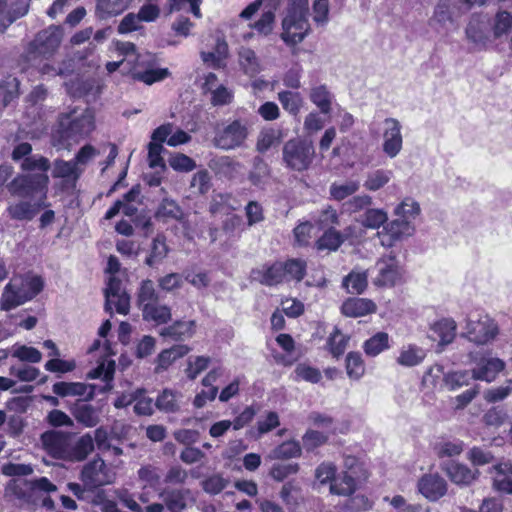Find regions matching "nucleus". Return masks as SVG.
Returning <instances> with one entry per match:
<instances>
[{"instance_id": "f257e3e1", "label": "nucleus", "mask_w": 512, "mask_h": 512, "mask_svg": "<svg viewBox=\"0 0 512 512\" xmlns=\"http://www.w3.org/2000/svg\"><path fill=\"white\" fill-rule=\"evenodd\" d=\"M41 443L51 457L73 462L85 460L94 450L89 433L75 439L69 432L50 430L41 435Z\"/></svg>"}, {"instance_id": "f03ea898", "label": "nucleus", "mask_w": 512, "mask_h": 512, "mask_svg": "<svg viewBox=\"0 0 512 512\" xmlns=\"http://www.w3.org/2000/svg\"><path fill=\"white\" fill-rule=\"evenodd\" d=\"M116 50L124 56V62L133 63L130 72L132 78L136 81L152 85L170 75L167 68H154L155 60L152 54H137L136 47L131 42H117Z\"/></svg>"}, {"instance_id": "7ed1b4c3", "label": "nucleus", "mask_w": 512, "mask_h": 512, "mask_svg": "<svg viewBox=\"0 0 512 512\" xmlns=\"http://www.w3.org/2000/svg\"><path fill=\"white\" fill-rule=\"evenodd\" d=\"M287 1L280 37L286 45L295 46L301 43L311 31L308 0Z\"/></svg>"}, {"instance_id": "20e7f679", "label": "nucleus", "mask_w": 512, "mask_h": 512, "mask_svg": "<svg viewBox=\"0 0 512 512\" xmlns=\"http://www.w3.org/2000/svg\"><path fill=\"white\" fill-rule=\"evenodd\" d=\"M94 128L95 117L92 110L73 109L59 116L57 133L64 141L78 142L88 136Z\"/></svg>"}, {"instance_id": "39448f33", "label": "nucleus", "mask_w": 512, "mask_h": 512, "mask_svg": "<svg viewBox=\"0 0 512 512\" xmlns=\"http://www.w3.org/2000/svg\"><path fill=\"white\" fill-rule=\"evenodd\" d=\"M316 151L313 142L303 138H292L282 147V164L293 172L308 171L315 160Z\"/></svg>"}, {"instance_id": "423d86ee", "label": "nucleus", "mask_w": 512, "mask_h": 512, "mask_svg": "<svg viewBox=\"0 0 512 512\" xmlns=\"http://www.w3.org/2000/svg\"><path fill=\"white\" fill-rule=\"evenodd\" d=\"M43 289V281L38 276L14 277L5 286L1 297V309L9 311L35 297Z\"/></svg>"}, {"instance_id": "0eeeda50", "label": "nucleus", "mask_w": 512, "mask_h": 512, "mask_svg": "<svg viewBox=\"0 0 512 512\" xmlns=\"http://www.w3.org/2000/svg\"><path fill=\"white\" fill-rule=\"evenodd\" d=\"M49 177L47 174H21L16 176L8 185L11 195L42 200L46 202Z\"/></svg>"}, {"instance_id": "6e6552de", "label": "nucleus", "mask_w": 512, "mask_h": 512, "mask_svg": "<svg viewBox=\"0 0 512 512\" xmlns=\"http://www.w3.org/2000/svg\"><path fill=\"white\" fill-rule=\"evenodd\" d=\"M63 36L59 26H49L40 31L31 41L26 49L25 58L27 61H35L39 57H50L58 49Z\"/></svg>"}, {"instance_id": "1a4fd4ad", "label": "nucleus", "mask_w": 512, "mask_h": 512, "mask_svg": "<svg viewBox=\"0 0 512 512\" xmlns=\"http://www.w3.org/2000/svg\"><path fill=\"white\" fill-rule=\"evenodd\" d=\"M465 336L477 345H485L492 341L498 333L497 325L488 315H480L477 319L468 317Z\"/></svg>"}, {"instance_id": "9d476101", "label": "nucleus", "mask_w": 512, "mask_h": 512, "mask_svg": "<svg viewBox=\"0 0 512 512\" xmlns=\"http://www.w3.org/2000/svg\"><path fill=\"white\" fill-rule=\"evenodd\" d=\"M248 136L246 123L234 120L218 129L214 137V145L220 149L230 150L240 147Z\"/></svg>"}, {"instance_id": "9b49d317", "label": "nucleus", "mask_w": 512, "mask_h": 512, "mask_svg": "<svg viewBox=\"0 0 512 512\" xmlns=\"http://www.w3.org/2000/svg\"><path fill=\"white\" fill-rule=\"evenodd\" d=\"M114 479L113 470L99 457L88 462L81 472V480L90 489L111 484Z\"/></svg>"}, {"instance_id": "f8f14e48", "label": "nucleus", "mask_w": 512, "mask_h": 512, "mask_svg": "<svg viewBox=\"0 0 512 512\" xmlns=\"http://www.w3.org/2000/svg\"><path fill=\"white\" fill-rule=\"evenodd\" d=\"M377 272L373 283L379 287H392L399 283L403 276V269L396 256L389 254L381 257L375 265Z\"/></svg>"}, {"instance_id": "ddd939ff", "label": "nucleus", "mask_w": 512, "mask_h": 512, "mask_svg": "<svg viewBox=\"0 0 512 512\" xmlns=\"http://www.w3.org/2000/svg\"><path fill=\"white\" fill-rule=\"evenodd\" d=\"M105 294V310L112 313L113 306L119 314L126 315L130 309V296L123 288L122 280L117 276H110Z\"/></svg>"}, {"instance_id": "4468645a", "label": "nucleus", "mask_w": 512, "mask_h": 512, "mask_svg": "<svg viewBox=\"0 0 512 512\" xmlns=\"http://www.w3.org/2000/svg\"><path fill=\"white\" fill-rule=\"evenodd\" d=\"M415 232V227L408 219L397 218L387 223L381 232H378L380 243L382 246L390 248L393 247L398 241L412 236Z\"/></svg>"}, {"instance_id": "2eb2a0df", "label": "nucleus", "mask_w": 512, "mask_h": 512, "mask_svg": "<svg viewBox=\"0 0 512 512\" xmlns=\"http://www.w3.org/2000/svg\"><path fill=\"white\" fill-rule=\"evenodd\" d=\"M402 125L396 118H386L383 121V152L391 159L395 158L402 150L403 136Z\"/></svg>"}, {"instance_id": "dca6fc26", "label": "nucleus", "mask_w": 512, "mask_h": 512, "mask_svg": "<svg viewBox=\"0 0 512 512\" xmlns=\"http://www.w3.org/2000/svg\"><path fill=\"white\" fill-rule=\"evenodd\" d=\"M469 357L476 364V367L471 371L472 378L475 380L492 382L505 366L504 362L499 358L482 357L478 360L473 353H470Z\"/></svg>"}, {"instance_id": "f3484780", "label": "nucleus", "mask_w": 512, "mask_h": 512, "mask_svg": "<svg viewBox=\"0 0 512 512\" xmlns=\"http://www.w3.org/2000/svg\"><path fill=\"white\" fill-rule=\"evenodd\" d=\"M418 491L429 501H437L447 492V483L438 474H425L417 484Z\"/></svg>"}, {"instance_id": "a211bd4d", "label": "nucleus", "mask_w": 512, "mask_h": 512, "mask_svg": "<svg viewBox=\"0 0 512 512\" xmlns=\"http://www.w3.org/2000/svg\"><path fill=\"white\" fill-rule=\"evenodd\" d=\"M251 279L265 286H275L285 281L283 262L265 264L260 268L252 269Z\"/></svg>"}, {"instance_id": "6ab92c4d", "label": "nucleus", "mask_w": 512, "mask_h": 512, "mask_svg": "<svg viewBox=\"0 0 512 512\" xmlns=\"http://www.w3.org/2000/svg\"><path fill=\"white\" fill-rule=\"evenodd\" d=\"M52 390L60 397L83 396L85 401H90L94 398L97 387L81 382H57L52 386Z\"/></svg>"}, {"instance_id": "aec40b11", "label": "nucleus", "mask_w": 512, "mask_h": 512, "mask_svg": "<svg viewBox=\"0 0 512 512\" xmlns=\"http://www.w3.org/2000/svg\"><path fill=\"white\" fill-rule=\"evenodd\" d=\"M308 97L311 103L315 105L323 115H328L332 112L335 95L326 84L311 86Z\"/></svg>"}, {"instance_id": "412c9836", "label": "nucleus", "mask_w": 512, "mask_h": 512, "mask_svg": "<svg viewBox=\"0 0 512 512\" xmlns=\"http://www.w3.org/2000/svg\"><path fill=\"white\" fill-rule=\"evenodd\" d=\"M47 206L46 202L42 200H35L33 203L30 201H19L14 204H10L7 207V212L10 218L15 220H32L38 212Z\"/></svg>"}, {"instance_id": "4be33fe9", "label": "nucleus", "mask_w": 512, "mask_h": 512, "mask_svg": "<svg viewBox=\"0 0 512 512\" xmlns=\"http://www.w3.org/2000/svg\"><path fill=\"white\" fill-rule=\"evenodd\" d=\"M195 333V322L178 320L160 331V336L175 342L185 341Z\"/></svg>"}, {"instance_id": "5701e85b", "label": "nucleus", "mask_w": 512, "mask_h": 512, "mask_svg": "<svg viewBox=\"0 0 512 512\" xmlns=\"http://www.w3.org/2000/svg\"><path fill=\"white\" fill-rule=\"evenodd\" d=\"M427 356L424 348L416 344L403 345L396 357V363L402 367L411 368L420 365Z\"/></svg>"}, {"instance_id": "b1692460", "label": "nucleus", "mask_w": 512, "mask_h": 512, "mask_svg": "<svg viewBox=\"0 0 512 512\" xmlns=\"http://www.w3.org/2000/svg\"><path fill=\"white\" fill-rule=\"evenodd\" d=\"M134 0H96L95 14L99 19L118 16L127 10Z\"/></svg>"}, {"instance_id": "393cba45", "label": "nucleus", "mask_w": 512, "mask_h": 512, "mask_svg": "<svg viewBox=\"0 0 512 512\" xmlns=\"http://www.w3.org/2000/svg\"><path fill=\"white\" fill-rule=\"evenodd\" d=\"M190 352V347L184 344L174 345L161 351L156 358L155 373L167 370L177 359Z\"/></svg>"}, {"instance_id": "a878e982", "label": "nucleus", "mask_w": 512, "mask_h": 512, "mask_svg": "<svg viewBox=\"0 0 512 512\" xmlns=\"http://www.w3.org/2000/svg\"><path fill=\"white\" fill-rule=\"evenodd\" d=\"M375 310L374 302L365 298H350L341 306L342 313L348 317H361L373 313Z\"/></svg>"}, {"instance_id": "bb28decb", "label": "nucleus", "mask_w": 512, "mask_h": 512, "mask_svg": "<svg viewBox=\"0 0 512 512\" xmlns=\"http://www.w3.org/2000/svg\"><path fill=\"white\" fill-rule=\"evenodd\" d=\"M456 327V322L453 319L443 318L431 325L432 335L430 337L433 340L438 339L441 344H449L456 335Z\"/></svg>"}, {"instance_id": "cd10ccee", "label": "nucleus", "mask_w": 512, "mask_h": 512, "mask_svg": "<svg viewBox=\"0 0 512 512\" xmlns=\"http://www.w3.org/2000/svg\"><path fill=\"white\" fill-rule=\"evenodd\" d=\"M228 44L224 38L218 37L213 51L200 53L202 61L213 68H221L228 57Z\"/></svg>"}, {"instance_id": "c85d7f7f", "label": "nucleus", "mask_w": 512, "mask_h": 512, "mask_svg": "<svg viewBox=\"0 0 512 512\" xmlns=\"http://www.w3.org/2000/svg\"><path fill=\"white\" fill-rule=\"evenodd\" d=\"M160 300L159 292L156 290L154 282L150 279L141 281L137 293L136 302L138 308L143 311L152 304H155Z\"/></svg>"}, {"instance_id": "c756f323", "label": "nucleus", "mask_w": 512, "mask_h": 512, "mask_svg": "<svg viewBox=\"0 0 512 512\" xmlns=\"http://www.w3.org/2000/svg\"><path fill=\"white\" fill-rule=\"evenodd\" d=\"M493 487L499 492L512 493V465L499 464L493 467Z\"/></svg>"}, {"instance_id": "7c9ffc66", "label": "nucleus", "mask_w": 512, "mask_h": 512, "mask_svg": "<svg viewBox=\"0 0 512 512\" xmlns=\"http://www.w3.org/2000/svg\"><path fill=\"white\" fill-rule=\"evenodd\" d=\"M156 217L163 221L177 220L181 223H185V215L182 208L178 203L172 199L164 198L159 204Z\"/></svg>"}, {"instance_id": "2f4dec72", "label": "nucleus", "mask_w": 512, "mask_h": 512, "mask_svg": "<svg viewBox=\"0 0 512 512\" xmlns=\"http://www.w3.org/2000/svg\"><path fill=\"white\" fill-rule=\"evenodd\" d=\"M182 394L172 389H164L157 397L155 406L165 413H176L180 410Z\"/></svg>"}, {"instance_id": "473e14b6", "label": "nucleus", "mask_w": 512, "mask_h": 512, "mask_svg": "<svg viewBox=\"0 0 512 512\" xmlns=\"http://www.w3.org/2000/svg\"><path fill=\"white\" fill-rule=\"evenodd\" d=\"M141 312L145 321L153 322L156 325L166 324L172 317L171 308L165 304H161L160 300Z\"/></svg>"}, {"instance_id": "72a5a7b5", "label": "nucleus", "mask_w": 512, "mask_h": 512, "mask_svg": "<svg viewBox=\"0 0 512 512\" xmlns=\"http://www.w3.org/2000/svg\"><path fill=\"white\" fill-rule=\"evenodd\" d=\"M82 172L83 169L77 167L73 160L64 161L62 159H56L52 165V177L54 178L76 181Z\"/></svg>"}, {"instance_id": "f704fd0d", "label": "nucleus", "mask_w": 512, "mask_h": 512, "mask_svg": "<svg viewBox=\"0 0 512 512\" xmlns=\"http://www.w3.org/2000/svg\"><path fill=\"white\" fill-rule=\"evenodd\" d=\"M359 479L350 472H343L341 476L335 477L334 481L331 482L330 492L338 496H349L356 490Z\"/></svg>"}, {"instance_id": "c9c22d12", "label": "nucleus", "mask_w": 512, "mask_h": 512, "mask_svg": "<svg viewBox=\"0 0 512 512\" xmlns=\"http://www.w3.org/2000/svg\"><path fill=\"white\" fill-rule=\"evenodd\" d=\"M277 98L282 108L292 116L298 115L304 104L302 95L296 91H280L278 92Z\"/></svg>"}, {"instance_id": "e433bc0d", "label": "nucleus", "mask_w": 512, "mask_h": 512, "mask_svg": "<svg viewBox=\"0 0 512 512\" xmlns=\"http://www.w3.org/2000/svg\"><path fill=\"white\" fill-rule=\"evenodd\" d=\"M168 253L169 247L166 243V237L163 234H157L152 240L150 253L145 259V263L153 267L161 263L167 257Z\"/></svg>"}, {"instance_id": "4c0bfd02", "label": "nucleus", "mask_w": 512, "mask_h": 512, "mask_svg": "<svg viewBox=\"0 0 512 512\" xmlns=\"http://www.w3.org/2000/svg\"><path fill=\"white\" fill-rule=\"evenodd\" d=\"M282 130L278 128H264L257 137L256 149L260 153L267 152L273 146L278 145L282 140Z\"/></svg>"}, {"instance_id": "58836bf2", "label": "nucleus", "mask_w": 512, "mask_h": 512, "mask_svg": "<svg viewBox=\"0 0 512 512\" xmlns=\"http://www.w3.org/2000/svg\"><path fill=\"white\" fill-rule=\"evenodd\" d=\"M447 474L452 482L458 485H469L476 479L478 471H472L460 463H451L447 467Z\"/></svg>"}, {"instance_id": "ea45409f", "label": "nucleus", "mask_w": 512, "mask_h": 512, "mask_svg": "<svg viewBox=\"0 0 512 512\" xmlns=\"http://www.w3.org/2000/svg\"><path fill=\"white\" fill-rule=\"evenodd\" d=\"M388 220V214L380 208H368L360 215L358 222L365 228L378 229Z\"/></svg>"}, {"instance_id": "a19ab883", "label": "nucleus", "mask_w": 512, "mask_h": 512, "mask_svg": "<svg viewBox=\"0 0 512 512\" xmlns=\"http://www.w3.org/2000/svg\"><path fill=\"white\" fill-rule=\"evenodd\" d=\"M365 271H351L342 281V286L351 294H361L367 287Z\"/></svg>"}, {"instance_id": "79ce46f5", "label": "nucleus", "mask_w": 512, "mask_h": 512, "mask_svg": "<svg viewBox=\"0 0 512 512\" xmlns=\"http://www.w3.org/2000/svg\"><path fill=\"white\" fill-rule=\"evenodd\" d=\"M455 4L450 0H440L434 9L431 21H435L441 26H445L447 23H454L455 18L459 15H453Z\"/></svg>"}, {"instance_id": "37998d69", "label": "nucleus", "mask_w": 512, "mask_h": 512, "mask_svg": "<svg viewBox=\"0 0 512 512\" xmlns=\"http://www.w3.org/2000/svg\"><path fill=\"white\" fill-rule=\"evenodd\" d=\"M75 419L86 427H94L99 422V416L96 409L85 403L76 404L73 410Z\"/></svg>"}, {"instance_id": "c03bdc74", "label": "nucleus", "mask_w": 512, "mask_h": 512, "mask_svg": "<svg viewBox=\"0 0 512 512\" xmlns=\"http://www.w3.org/2000/svg\"><path fill=\"white\" fill-rule=\"evenodd\" d=\"M393 172L386 169H377L367 173L364 188L368 191H377L383 188L392 178Z\"/></svg>"}, {"instance_id": "a18cd8bd", "label": "nucleus", "mask_w": 512, "mask_h": 512, "mask_svg": "<svg viewBox=\"0 0 512 512\" xmlns=\"http://www.w3.org/2000/svg\"><path fill=\"white\" fill-rule=\"evenodd\" d=\"M344 235L333 229H327L324 234L317 240L316 247L318 250L336 251L344 242Z\"/></svg>"}, {"instance_id": "49530a36", "label": "nucleus", "mask_w": 512, "mask_h": 512, "mask_svg": "<svg viewBox=\"0 0 512 512\" xmlns=\"http://www.w3.org/2000/svg\"><path fill=\"white\" fill-rule=\"evenodd\" d=\"M239 63L247 75L254 76L261 71L260 61L250 48L242 47L239 50Z\"/></svg>"}, {"instance_id": "de8ad7c7", "label": "nucleus", "mask_w": 512, "mask_h": 512, "mask_svg": "<svg viewBox=\"0 0 512 512\" xmlns=\"http://www.w3.org/2000/svg\"><path fill=\"white\" fill-rule=\"evenodd\" d=\"M389 348V336L385 332H378L364 342L363 349L366 355L375 357Z\"/></svg>"}, {"instance_id": "09e8293b", "label": "nucleus", "mask_w": 512, "mask_h": 512, "mask_svg": "<svg viewBox=\"0 0 512 512\" xmlns=\"http://www.w3.org/2000/svg\"><path fill=\"white\" fill-rule=\"evenodd\" d=\"M285 280L300 282L306 275L307 263L303 259L293 258L283 262Z\"/></svg>"}, {"instance_id": "8fccbe9b", "label": "nucleus", "mask_w": 512, "mask_h": 512, "mask_svg": "<svg viewBox=\"0 0 512 512\" xmlns=\"http://www.w3.org/2000/svg\"><path fill=\"white\" fill-rule=\"evenodd\" d=\"M186 490H171L162 494L163 503L170 512H183L186 508Z\"/></svg>"}, {"instance_id": "3c124183", "label": "nucleus", "mask_w": 512, "mask_h": 512, "mask_svg": "<svg viewBox=\"0 0 512 512\" xmlns=\"http://www.w3.org/2000/svg\"><path fill=\"white\" fill-rule=\"evenodd\" d=\"M28 11V4H23L17 10L7 8V0H0V30L6 29L17 18L24 16Z\"/></svg>"}, {"instance_id": "603ef678", "label": "nucleus", "mask_w": 512, "mask_h": 512, "mask_svg": "<svg viewBox=\"0 0 512 512\" xmlns=\"http://www.w3.org/2000/svg\"><path fill=\"white\" fill-rule=\"evenodd\" d=\"M359 187L360 184L358 181L349 180L343 183L331 184L329 192L331 198L337 201H341L357 192Z\"/></svg>"}, {"instance_id": "864d4df0", "label": "nucleus", "mask_w": 512, "mask_h": 512, "mask_svg": "<svg viewBox=\"0 0 512 512\" xmlns=\"http://www.w3.org/2000/svg\"><path fill=\"white\" fill-rule=\"evenodd\" d=\"M113 375H114V365L113 364L108 365V366H105L104 364H100L98 367L91 370L88 373L87 377L90 379L101 378L105 382V385L103 387H101L98 391L104 393V392H107L112 389L111 382L113 380Z\"/></svg>"}, {"instance_id": "5fc2aeb1", "label": "nucleus", "mask_w": 512, "mask_h": 512, "mask_svg": "<svg viewBox=\"0 0 512 512\" xmlns=\"http://www.w3.org/2000/svg\"><path fill=\"white\" fill-rule=\"evenodd\" d=\"M270 175L269 165L260 157L253 160V168L249 173V180L253 185H262Z\"/></svg>"}, {"instance_id": "6e6d98bb", "label": "nucleus", "mask_w": 512, "mask_h": 512, "mask_svg": "<svg viewBox=\"0 0 512 512\" xmlns=\"http://www.w3.org/2000/svg\"><path fill=\"white\" fill-rule=\"evenodd\" d=\"M138 477L145 486L156 489L161 484L162 472L158 467L146 465L138 470Z\"/></svg>"}, {"instance_id": "4d7b16f0", "label": "nucleus", "mask_w": 512, "mask_h": 512, "mask_svg": "<svg viewBox=\"0 0 512 512\" xmlns=\"http://www.w3.org/2000/svg\"><path fill=\"white\" fill-rule=\"evenodd\" d=\"M346 371L347 375L355 380H358L363 376L365 372V366L360 353H348L346 357Z\"/></svg>"}, {"instance_id": "13d9d810", "label": "nucleus", "mask_w": 512, "mask_h": 512, "mask_svg": "<svg viewBox=\"0 0 512 512\" xmlns=\"http://www.w3.org/2000/svg\"><path fill=\"white\" fill-rule=\"evenodd\" d=\"M384 500L389 501L390 505L396 510V512H430V508L428 506L407 503L405 498L401 495H396L391 499L389 497H385Z\"/></svg>"}, {"instance_id": "bf43d9fd", "label": "nucleus", "mask_w": 512, "mask_h": 512, "mask_svg": "<svg viewBox=\"0 0 512 512\" xmlns=\"http://www.w3.org/2000/svg\"><path fill=\"white\" fill-rule=\"evenodd\" d=\"M210 362L211 358L208 356L190 357L185 369L186 376L190 380L196 379L200 373L208 368Z\"/></svg>"}, {"instance_id": "052dcab7", "label": "nucleus", "mask_w": 512, "mask_h": 512, "mask_svg": "<svg viewBox=\"0 0 512 512\" xmlns=\"http://www.w3.org/2000/svg\"><path fill=\"white\" fill-rule=\"evenodd\" d=\"M301 454V447L296 441H286L276 447L271 454L275 459H289L298 457Z\"/></svg>"}, {"instance_id": "680f3d73", "label": "nucleus", "mask_w": 512, "mask_h": 512, "mask_svg": "<svg viewBox=\"0 0 512 512\" xmlns=\"http://www.w3.org/2000/svg\"><path fill=\"white\" fill-rule=\"evenodd\" d=\"M466 36L478 47H485L487 36L483 25L478 20H471L466 28Z\"/></svg>"}, {"instance_id": "e2e57ef3", "label": "nucleus", "mask_w": 512, "mask_h": 512, "mask_svg": "<svg viewBox=\"0 0 512 512\" xmlns=\"http://www.w3.org/2000/svg\"><path fill=\"white\" fill-rule=\"evenodd\" d=\"M512 28V16L507 11H499L496 14L493 26V33L495 38L507 36Z\"/></svg>"}, {"instance_id": "0e129e2a", "label": "nucleus", "mask_w": 512, "mask_h": 512, "mask_svg": "<svg viewBox=\"0 0 512 512\" xmlns=\"http://www.w3.org/2000/svg\"><path fill=\"white\" fill-rule=\"evenodd\" d=\"M420 213L419 204L412 198H405L395 209V214L401 219L412 222Z\"/></svg>"}, {"instance_id": "69168bd1", "label": "nucleus", "mask_w": 512, "mask_h": 512, "mask_svg": "<svg viewBox=\"0 0 512 512\" xmlns=\"http://www.w3.org/2000/svg\"><path fill=\"white\" fill-rule=\"evenodd\" d=\"M348 341L349 337L342 334L337 328H335L334 332L328 338V345L331 354L336 358L340 357L345 352Z\"/></svg>"}, {"instance_id": "338daca9", "label": "nucleus", "mask_w": 512, "mask_h": 512, "mask_svg": "<svg viewBox=\"0 0 512 512\" xmlns=\"http://www.w3.org/2000/svg\"><path fill=\"white\" fill-rule=\"evenodd\" d=\"M275 23V14L269 10L264 12L261 17L249 26L256 30L262 36H268L272 33Z\"/></svg>"}, {"instance_id": "774afa93", "label": "nucleus", "mask_w": 512, "mask_h": 512, "mask_svg": "<svg viewBox=\"0 0 512 512\" xmlns=\"http://www.w3.org/2000/svg\"><path fill=\"white\" fill-rule=\"evenodd\" d=\"M472 378L468 371H454L445 374L444 383L449 390H456L469 384Z\"/></svg>"}]
</instances>
